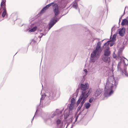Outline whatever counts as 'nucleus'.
<instances>
[{"label": "nucleus", "instance_id": "f257e3e1", "mask_svg": "<svg viewBox=\"0 0 128 128\" xmlns=\"http://www.w3.org/2000/svg\"><path fill=\"white\" fill-rule=\"evenodd\" d=\"M110 80V78H108L107 80L105 86L104 90V95L105 97H107L110 96L113 92V91L112 90L113 85H114L116 86L118 84V82L116 81L114 78L112 79L113 82L110 83L109 82Z\"/></svg>", "mask_w": 128, "mask_h": 128}, {"label": "nucleus", "instance_id": "f03ea898", "mask_svg": "<svg viewBox=\"0 0 128 128\" xmlns=\"http://www.w3.org/2000/svg\"><path fill=\"white\" fill-rule=\"evenodd\" d=\"M62 16L58 18L56 17V16H54L52 18L48 24L49 26L48 28V31L59 20L61 17Z\"/></svg>", "mask_w": 128, "mask_h": 128}, {"label": "nucleus", "instance_id": "7ed1b4c3", "mask_svg": "<svg viewBox=\"0 0 128 128\" xmlns=\"http://www.w3.org/2000/svg\"><path fill=\"white\" fill-rule=\"evenodd\" d=\"M80 88L81 90H82L81 94H82V93L84 92V95H86L88 94V93L89 92L90 94L91 92L90 90H89L88 92L86 91V90L88 88V84L86 83L85 84H81L80 86Z\"/></svg>", "mask_w": 128, "mask_h": 128}, {"label": "nucleus", "instance_id": "20e7f679", "mask_svg": "<svg viewBox=\"0 0 128 128\" xmlns=\"http://www.w3.org/2000/svg\"><path fill=\"white\" fill-rule=\"evenodd\" d=\"M53 11L54 14V16H56L59 13V6L57 4H55L53 5Z\"/></svg>", "mask_w": 128, "mask_h": 128}, {"label": "nucleus", "instance_id": "39448f33", "mask_svg": "<svg viewBox=\"0 0 128 128\" xmlns=\"http://www.w3.org/2000/svg\"><path fill=\"white\" fill-rule=\"evenodd\" d=\"M44 96H47L49 99L52 100L56 96V92L55 91L54 92L50 91L49 92V94L47 93L46 94H44Z\"/></svg>", "mask_w": 128, "mask_h": 128}, {"label": "nucleus", "instance_id": "423d86ee", "mask_svg": "<svg viewBox=\"0 0 128 128\" xmlns=\"http://www.w3.org/2000/svg\"><path fill=\"white\" fill-rule=\"evenodd\" d=\"M54 4V2H52L51 3L46 5L40 11V13H42L44 12L46 10L48 9L49 8L50 6H53V5Z\"/></svg>", "mask_w": 128, "mask_h": 128}, {"label": "nucleus", "instance_id": "0eeeda50", "mask_svg": "<svg viewBox=\"0 0 128 128\" xmlns=\"http://www.w3.org/2000/svg\"><path fill=\"white\" fill-rule=\"evenodd\" d=\"M111 52L110 50V48L109 47H108L107 48H104V55L106 56H110Z\"/></svg>", "mask_w": 128, "mask_h": 128}, {"label": "nucleus", "instance_id": "6e6552de", "mask_svg": "<svg viewBox=\"0 0 128 128\" xmlns=\"http://www.w3.org/2000/svg\"><path fill=\"white\" fill-rule=\"evenodd\" d=\"M102 59L104 62H109L110 60L109 56H104V55L102 56Z\"/></svg>", "mask_w": 128, "mask_h": 128}, {"label": "nucleus", "instance_id": "1a4fd4ad", "mask_svg": "<svg viewBox=\"0 0 128 128\" xmlns=\"http://www.w3.org/2000/svg\"><path fill=\"white\" fill-rule=\"evenodd\" d=\"M84 93L83 92L82 93V94H82L83 95V98L82 99V100L81 102L83 104L86 100V98L89 95V92H88V94L86 95H84Z\"/></svg>", "mask_w": 128, "mask_h": 128}, {"label": "nucleus", "instance_id": "9d476101", "mask_svg": "<svg viewBox=\"0 0 128 128\" xmlns=\"http://www.w3.org/2000/svg\"><path fill=\"white\" fill-rule=\"evenodd\" d=\"M84 93L83 92L82 93V94H82L83 95V98L82 99V100L81 102L83 104L86 100V98L89 95V92H88V94L86 95H84Z\"/></svg>", "mask_w": 128, "mask_h": 128}, {"label": "nucleus", "instance_id": "9b49d317", "mask_svg": "<svg viewBox=\"0 0 128 128\" xmlns=\"http://www.w3.org/2000/svg\"><path fill=\"white\" fill-rule=\"evenodd\" d=\"M125 32V28L124 27H123L121 29H120V31H118V32L120 35L122 37L124 36Z\"/></svg>", "mask_w": 128, "mask_h": 128}, {"label": "nucleus", "instance_id": "f8f14e48", "mask_svg": "<svg viewBox=\"0 0 128 128\" xmlns=\"http://www.w3.org/2000/svg\"><path fill=\"white\" fill-rule=\"evenodd\" d=\"M102 92V90L100 88L97 89L95 94V96H99L101 93Z\"/></svg>", "mask_w": 128, "mask_h": 128}, {"label": "nucleus", "instance_id": "ddd939ff", "mask_svg": "<svg viewBox=\"0 0 128 128\" xmlns=\"http://www.w3.org/2000/svg\"><path fill=\"white\" fill-rule=\"evenodd\" d=\"M121 24L122 26L126 25L128 24V20L126 19L122 20Z\"/></svg>", "mask_w": 128, "mask_h": 128}, {"label": "nucleus", "instance_id": "4468645a", "mask_svg": "<svg viewBox=\"0 0 128 128\" xmlns=\"http://www.w3.org/2000/svg\"><path fill=\"white\" fill-rule=\"evenodd\" d=\"M77 0H75L73 2L72 4L73 7L76 9H77L78 8Z\"/></svg>", "mask_w": 128, "mask_h": 128}, {"label": "nucleus", "instance_id": "2eb2a0df", "mask_svg": "<svg viewBox=\"0 0 128 128\" xmlns=\"http://www.w3.org/2000/svg\"><path fill=\"white\" fill-rule=\"evenodd\" d=\"M74 105L72 104H70L69 107V113L71 114L72 112V110L73 109L74 107Z\"/></svg>", "mask_w": 128, "mask_h": 128}, {"label": "nucleus", "instance_id": "dca6fc26", "mask_svg": "<svg viewBox=\"0 0 128 128\" xmlns=\"http://www.w3.org/2000/svg\"><path fill=\"white\" fill-rule=\"evenodd\" d=\"M83 95L82 94H81L80 96V97L79 99L78 100L77 103L76 104L77 106H78L80 104L81 101L82 100L83 98Z\"/></svg>", "mask_w": 128, "mask_h": 128}, {"label": "nucleus", "instance_id": "f3484780", "mask_svg": "<svg viewBox=\"0 0 128 128\" xmlns=\"http://www.w3.org/2000/svg\"><path fill=\"white\" fill-rule=\"evenodd\" d=\"M94 50L96 51L98 54H100L102 51L101 47L96 46V50Z\"/></svg>", "mask_w": 128, "mask_h": 128}, {"label": "nucleus", "instance_id": "a211bd4d", "mask_svg": "<svg viewBox=\"0 0 128 128\" xmlns=\"http://www.w3.org/2000/svg\"><path fill=\"white\" fill-rule=\"evenodd\" d=\"M4 11L2 13V16L3 18L4 17L6 14V10L5 7L4 6L3 8Z\"/></svg>", "mask_w": 128, "mask_h": 128}, {"label": "nucleus", "instance_id": "6ab92c4d", "mask_svg": "<svg viewBox=\"0 0 128 128\" xmlns=\"http://www.w3.org/2000/svg\"><path fill=\"white\" fill-rule=\"evenodd\" d=\"M62 112L59 110L56 109V110L54 112V115H59L60 114H61Z\"/></svg>", "mask_w": 128, "mask_h": 128}, {"label": "nucleus", "instance_id": "aec40b11", "mask_svg": "<svg viewBox=\"0 0 128 128\" xmlns=\"http://www.w3.org/2000/svg\"><path fill=\"white\" fill-rule=\"evenodd\" d=\"M116 34H114L112 36V40H111L110 41V42L112 41V42H114V41L116 40Z\"/></svg>", "mask_w": 128, "mask_h": 128}, {"label": "nucleus", "instance_id": "412c9836", "mask_svg": "<svg viewBox=\"0 0 128 128\" xmlns=\"http://www.w3.org/2000/svg\"><path fill=\"white\" fill-rule=\"evenodd\" d=\"M37 29V27L36 26H34L30 30L29 32H34Z\"/></svg>", "mask_w": 128, "mask_h": 128}, {"label": "nucleus", "instance_id": "4be33fe9", "mask_svg": "<svg viewBox=\"0 0 128 128\" xmlns=\"http://www.w3.org/2000/svg\"><path fill=\"white\" fill-rule=\"evenodd\" d=\"M90 104L88 102L84 104V106L87 109L88 108L90 107Z\"/></svg>", "mask_w": 128, "mask_h": 128}, {"label": "nucleus", "instance_id": "5701e85b", "mask_svg": "<svg viewBox=\"0 0 128 128\" xmlns=\"http://www.w3.org/2000/svg\"><path fill=\"white\" fill-rule=\"evenodd\" d=\"M97 53L94 50L91 54V57L93 58L96 56V53Z\"/></svg>", "mask_w": 128, "mask_h": 128}, {"label": "nucleus", "instance_id": "b1692460", "mask_svg": "<svg viewBox=\"0 0 128 128\" xmlns=\"http://www.w3.org/2000/svg\"><path fill=\"white\" fill-rule=\"evenodd\" d=\"M6 2V0H2L0 4V6H5Z\"/></svg>", "mask_w": 128, "mask_h": 128}, {"label": "nucleus", "instance_id": "393cba45", "mask_svg": "<svg viewBox=\"0 0 128 128\" xmlns=\"http://www.w3.org/2000/svg\"><path fill=\"white\" fill-rule=\"evenodd\" d=\"M110 40L106 42L104 44V46H106V48L108 46H108H109L110 44Z\"/></svg>", "mask_w": 128, "mask_h": 128}, {"label": "nucleus", "instance_id": "a878e982", "mask_svg": "<svg viewBox=\"0 0 128 128\" xmlns=\"http://www.w3.org/2000/svg\"><path fill=\"white\" fill-rule=\"evenodd\" d=\"M69 114L68 113H65L64 114V119H66L68 117L69 114H70V113Z\"/></svg>", "mask_w": 128, "mask_h": 128}, {"label": "nucleus", "instance_id": "bb28decb", "mask_svg": "<svg viewBox=\"0 0 128 128\" xmlns=\"http://www.w3.org/2000/svg\"><path fill=\"white\" fill-rule=\"evenodd\" d=\"M71 104H74L75 102V99L74 98H72L71 100Z\"/></svg>", "mask_w": 128, "mask_h": 128}, {"label": "nucleus", "instance_id": "cd10ccee", "mask_svg": "<svg viewBox=\"0 0 128 128\" xmlns=\"http://www.w3.org/2000/svg\"><path fill=\"white\" fill-rule=\"evenodd\" d=\"M61 122V121L59 119H58L56 121V123L57 125L60 124Z\"/></svg>", "mask_w": 128, "mask_h": 128}, {"label": "nucleus", "instance_id": "c85d7f7f", "mask_svg": "<svg viewBox=\"0 0 128 128\" xmlns=\"http://www.w3.org/2000/svg\"><path fill=\"white\" fill-rule=\"evenodd\" d=\"M110 42V44L109 46H110L111 47L112 46H113V45L114 44V42Z\"/></svg>", "mask_w": 128, "mask_h": 128}, {"label": "nucleus", "instance_id": "c756f323", "mask_svg": "<svg viewBox=\"0 0 128 128\" xmlns=\"http://www.w3.org/2000/svg\"><path fill=\"white\" fill-rule=\"evenodd\" d=\"M94 99V98L92 97L89 100V102L90 103H91L93 101Z\"/></svg>", "mask_w": 128, "mask_h": 128}, {"label": "nucleus", "instance_id": "7c9ffc66", "mask_svg": "<svg viewBox=\"0 0 128 128\" xmlns=\"http://www.w3.org/2000/svg\"><path fill=\"white\" fill-rule=\"evenodd\" d=\"M96 46L101 47V43L100 42H99L98 43Z\"/></svg>", "mask_w": 128, "mask_h": 128}, {"label": "nucleus", "instance_id": "2f4dec72", "mask_svg": "<svg viewBox=\"0 0 128 128\" xmlns=\"http://www.w3.org/2000/svg\"><path fill=\"white\" fill-rule=\"evenodd\" d=\"M40 35L39 36V37L40 38H40H41L43 35H46V34H44L43 33H41L40 34Z\"/></svg>", "mask_w": 128, "mask_h": 128}, {"label": "nucleus", "instance_id": "473e14b6", "mask_svg": "<svg viewBox=\"0 0 128 128\" xmlns=\"http://www.w3.org/2000/svg\"><path fill=\"white\" fill-rule=\"evenodd\" d=\"M82 108V107L80 106H79V107H78V108L77 111L78 112V111L81 108Z\"/></svg>", "mask_w": 128, "mask_h": 128}, {"label": "nucleus", "instance_id": "72a5a7b5", "mask_svg": "<svg viewBox=\"0 0 128 128\" xmlns=\"http://www.w3.org/2000/svg\"><path fill=\"white\" fill-rule=\"evenodd\" d=\"M50 101H48V102H47V103L46 102V103L45 104V106L48 105L50 104Z\"/></svg>", "mask_w": 128, "mask_h": 128}, {"label": "nucleus", "instance_id": "f704fd0d", "mask_svg": "<svg viewBox=\"0 0 128 128\" xmlns=\"http://www.w3.org/2000/svg\"><path fill=\"white\" fill-rule=\"evenodd\" d=\"M37 111H38V109H37V110H36V112H35V113L34 116L32 118V121L33 120L34 118V117L35 116H36V113H37Z\"/></svg>", "mask_w": 128, "mask_h": 128}, {"label": "nucleus", "instance_id": "c9c22d12", "mask_svg": "<svg viewBox=\"0 0 128 128\" xmlns=\"http://www.w3.org/2000/svg\"><path fill=\"white\" fill-rule=\"evenodd\" d=\"M124 74H125L126 75V74L127 73L125 69H124V70L122 71V72H124Z\"/></svg>", "mask_w": 128, "mask_h": 128}, {"label": "nucleus", "instance_id": "e433bc0d", "mask_svg": "<svg viewBox=\"0 0 128 128\" xmlns=\"http://www.w3.org/2000/svg\"><path fill=\"white\" fill-rule=\"evenodd\" d=\"M42 98H40V104L41 103V100L43 99V95H42Z\"/></svg>", "mask_w": 128, "mask_h": 128}, {"label": "nucleus", "instance_id": "4c0bfd02", "mask_svg": "<svg viewBox=\"0 0 128 128\" xmlns=\"http://www.w3.org/2000/svg\"><path fill=\"white\" fill-rule=\"evenodd\" d=\"M79 88H78L77 90H76V92H77L78 94V90H79Z\"/></svg>", "mask_w": 128, "mask_h": 128}, {"label": "nucleus", "instance_id": "58836bf2", "mask_svg": "<svg viewBox=\"0 0 128 128\" xmlns=\"http://www.w3.org/2000/svg\"><path fill=\"white\" fill-rule=\"evenodd\" d=\"M56 115H54V112L53 113V114L52 115L51 117L52 118H53L54 116H55Z\"/></svg>", "mask_w": 128, "mask_h": 128}, {"label": "nucleus", "instance_id": "ea45409f", "mask_svg": "<svg viewBox=\"0 0 128 128\" xmlns=\"http://www.w3.org/2000/svg\"><path fill=\"white\" fill-rule=\"evenodd\" d=\"M78 116H77L76 117V118L75 122H76L77 121V120L78 119Z\"/></svg>", "mask_w": 128, "mask_h": 128}, {"label": "nucleus", "instance_id": "a19ab883", "mask_svg": "<svg viewBox=\"0 0 128 128\" xmlns=\"http://www.w3.org/2000/svg\"><path fill=\"white\" fill-rule=\"evenodd\" d=\"M84 71L85 72H86V73H87V70L86 69H84Z\"/></svg>", "mask_w": 128, "mask_h": 128}, {"label": "nucleus", "instance_id": "79ce46f5", "mask_svg": "<svg viewBox=\"0 0 128 128\" xmlns=\"http://www.w3.org/2000/svg\"><path fill=\"white\" fill-rule=\"evenodd\" d=\"M83 104L81 102L80 104V106L82 107Z\"/></svg>", "mask_w": 128, "mask_h": 128}, {"label": "nucleus", "instance_id": "37998d69", "mask_svg": "<svg viewBox=\"0 0 128 128\" xmlns=\"http://www.w3.org/2000/svg\"><path fill=\"white\" fill-rule=\"evenodd\" d=\"M74 126L72 124V126H71V127L70 128H73V127Z\"/></svg>", "mask_w": 128, "mask_h": 128}, {"label": "nucleus", "instance_id": "c03bdc74", "mask_svg": "<svg viewBox=\"0 0 128 128\" xmlns=\"http://www.w3.org/2000/svg\"><path fill=\"white\" fill-rule=\"evenodd\" d=\"M81 113V112H80V113L78 114V115L77 116H78V117L79 116L80 114V113Z\"/></svg>", "mask_w": 128, "mask_h": 128}, {"label": "nucleus", "instance_id": "a18cd8bd", "mask_svg": "<svg viewBox=\"0 0 128 128\" xmlns=\"http://www.w3.org/2000/svg\"><path fill=\"white\" fill-rule=\"evenodd\" d=\"M114 27H113L112 28V30H113L114 29Z\"/></svg>", "mask_w": 128, "mask_h": 128}, {"label": "nucleus", "instance_id": "49530a36", "mask_svg": "<svg viewBox=\"0 0 128 128\" xmlns=\"http://www.w3.org/2000/svg\"><path fill=\"white\" fill-rule=\"evenodd\" d=\"M120 18V19H119V24L120 23V18Z\"/></svg>", "mask_w": 128, "mask_h": 128}, {"label": "nucleus", "instance_id": "de8ad7c7", "mask_svg": "<svg viewBox=\"0 0 128 128\" xmlns=\"http://www.w3.org/2000/svg\"><path fill=\"white\" fill-rule=\"evenodd\" d=\"M60 7L61 8H64L63 7H62L61 6H60Z\"/></svg>", "mask_w": 128, "mask_h": 128}, {"label": "nucleus", "instance_id": "09e8293b", "mask_svg": "<svg viewBox=\"0 0 128 128\" xmlns=\"http://www.w3.org/2000/svg\"><path fill=\"white\" fill-rule=\"evenodd\" d=\"M75 122H75V121H74V123Z\"/></svg>", "mask_w": 128, "mask_h": 128}, {"label": "nucleus", "instance_id": "8fccbe9b", "mask_svg": "<svg viewBox=\"0 0 128 128\" xmlns=\"http://www.w3.org/2000/svg\"><path fill=\"white\" fill-rule=\"evenodd\" d=\"M125 10V9L124 10Z\"/></svg>", "mask_w": 128, "mask_h": 128}, {"label": "nucleus", "instance_id": "3c124183", "mask_svg": "<svg viewBox=\"0 0 128 128\" xmlns=\"http://www.w3.org/2000/svg\"><path fill=\"white\" fill-rule=\"evenodd\" d=\"M68 124L67 126V127L68 126Z\"/></svg>", "mask_w": 128, "mask_h": 128}, {"label": "nucleus", "instance_id": "603ef678", "mask_svg": "<svg viewBox=\"0 0 128 128\" xmlns=\"http://www.w3.org/2000/svg\"><path fill=\"white\" fill-rule=\"evenodd\" d=\"M78 9L79 11L80 12V9L79 8H78Z\"/></svg>", "mask_w": 128, "mask_h": 128}, {"label": "nucleus", "instance_id": "864d4df0", "mask_svg": "<svg viewBox=\"0 0 128 128\" xmlns=\"http://www.w3.org/2000/svg\"><path fill=\"white\" fill-rule=\"evenodd\" d=\"M42 87H43V85H42Z\"/></svg>", "mask_w": 128, "mask_h": 128}, {"label": "nucleus", "instance_id": "5fc2aeb1", "mask_svg": "<svg viewBox=\"0 0 128 128\" xmlns=\"http://www.w3.org/2000/svg\"><path fill=\"white\" fill-rule=\"evenodd\" d=\"M31 122L32 123V121H31Z\"/></svg>", "mask_w": 128, "mask_h": 128}]
</instances>
